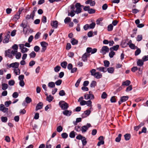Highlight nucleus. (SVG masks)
I'll list each match as a JSON object with an SVG mask.
<instances>
[{
  "label": "nucleus",
  "mask_w": 148,
  "mask_h": 148,
  "mask_svg": "<svg viewBox=\"0 0 148 148\" xmlns=\"http://www.w3.org/2000/svg\"><path fill=\"white\" fill-rule=\"evenodd\" d=\"M15 55V54L13 53V51L10 49L6 50L5 52V56L11 59H13V56H14Z\"/></svg>",
  "instance_id": "nucleus-1"
},
{
  "label": "nucleus",
  "mask_w": 148,
  "mask_h": 148,
  "mask_svg": "<svg viewBox=\"0 0 148 148\" xmlns=\"http://www.w3.org/2000/svg\"><path fill=\"white\" fill-rule=\"evenodd\" d=\"M59 105L62 110H66L69 107L68 103L63 101H60L59 102Z\"/></svg>",
  "instance_id": "nucleus-2"
},
{
  "label": "nucleus",
  "mask_w": 148,
  "mask_h": 148,
  "mask_svg": "<svg viewBox=\"0 0 148 148\" xmlns=\"http://www.w3.org/2000/svg\"><path fill=\"white\" fill-rule=\"evenodd\" d=\"M91 127V125L90 123H87L86 125L82 126L81 127V131L82 133H84L86 132L88 128Z\"/></svg>",
  "instance_id": "nucleus-3"
},
{
  "label": "nucleus",
  "mask_w": 148,
  "mask_h": 148,
  "mask_svg": "<svg viewBox=\"0 0 148 148\" xmlns=\"http://www.w3.org/2000/svg\"><path fill=\"white\" fill-rule=\"evenodd\" d=\"M40 45L42 47L41 52H44L46 49L47 47L48 44L45 42H40Z\"/></svg>",
  "instance_id": "nucleus-4"
},
{
  "label": "nucleus",
  "mask_w": 148,
  "mask_h": 148,
  "mask_svg": "<svg viewBox=\"0 0 148 148\" xmlns=\"http://www.w3.org/2000/svg\"><path fill=\"white\" fill-rule=\"evenodd\" d=\"M75 7L76 9L75 11V13L77 14H78L81 12L82 9L81 8V5L79 3H76L75 5Z\"/></svg>",
  "instance_id": "nucleus-5"
},
{
  "label": "nucleus",
  "mask_w": 148,
  "mask_h": 148,
  "mask_svg": "<svg viewBox=\"0 0 148 148\" xmlns=\"http://www.w3.org/2000/svg\"><path fill=\"white\" fill-rule=\"evenodd\" d=\"M19 65V63L16 62L10 64L8 67L9 68L12 67L14 68V69H16L18 68Z\"/></svg>",
  "instance_id": "nucleus-6"
},
{
  "label": "nucleus",
  "mask_w": 148,
  "mask_h": 148,
  "mask_svg": "<svg viewBox=\"0 0 148 148\" xmlns=\"http://www.w3.org/2000/svg\"><path fill=\"white\" fill-rule=\"evenodd\" d=\"M109 51V48L107 46H103L101 49L100 52L103 55L105 54L106 53Z\"/></svg>",
  "instance_id": "nucleus-7"
},
{
  "label": "nucleus",
  "mask_w": 148,
  "mask_h": 148,
  "mask_svg": "<svg viewBox=\"0 0 148 148\" xmlns=\"http://www.w3.org/2000/svg\"><path fill=\"white\" fill-rule=\"evenodd\" d=\"M128 96H123L121 97L120 100L119 101V104L120 105L122 103L127 100L128 99Z\"/></svg>",
  "instance_id": "nucleus-8"
},
{
  "label": "nucleus",
  "mask_w": 148,
  "mask_h": 148,
  "mask_svg": "<svg viewBox=\"0 0 148 148\" xmlns=\"http://www.w3.org/2000/svg\"><path fill=\"white\" fill-rule=\"evenodd\" d=\"M8 108L4 107L3 104L0 105V110L2 111L4 113H7L8 111Z\"/></svg>",
  "instance_id": "nucleus-9"
},
{
  "label": "nucleus",
  "mask_w": 148,
  "mask_h": 148,
  "mask_svg": "<svg viewBox=\"0 0 148 148\" xmlns=\"http://www.w3.org/2000/svg\"><path fill=\"white\" fill-rule=\"evenodd\" d=\"M51 25L53 27L56 29L58 26V22L56 21H52L51 22Z\"/></svg>",
  "instance_id": "nucleus-10"
},
{
  "label": "nucleus",
  "mask_w": 148,
  "mask_h": 148,
  "mask_svg": "<svg viewBox=\"0 0 148 148\" xmlns=\"http://www.w3.org/2000/svg\"><path fill=\"white\" fill-rule=\"evenodd\" d=\"M90 56V54L88 53H86L84 54L82 57V60L84 62H86L87 61V57Z\"/></svg>",
  "instance_id": "nucleus-11"
},
{
  "label": "nucleus",
  "mask_w": 148,
  "mask_h": 148,
  "mask_svg": "<svg viewBox=\"0 0 148 148\" xmlns=\"http://www.w3.org/2000/svg\"><path fill=\"white\" fill-rule=\"evenodd\" d=\"M85 4H89L90 6H93L95 5V3L94 1H92V0H88L85 2Z\"/></svg>",
  "instance_id": "nucleus-12"
},
{
  "label": "nucleus",
  "mask_w": 148,
  "mask_h": 148,
  "mask_svg": "<svg viewBox=\"0 0 148 148\" xmlns=\"http://www.w3.org/2000/svg\"><path fill=\"white\" fill-rule=\"evenodd\" d=\"M91 111L90 110H87L84 112V113L82 114V116L83 118L86 117L88 116L90 113Z\"/></svg>",
  "instance_id": "nucleus-13"
},
{
  "label": "nucleus",
  "mask_w": 148,
  "mask_h": 148,
  "mask_svg": "<svg viewBox=\"0 0 148 148\" xmlns=\"http://www.w3.org/2000/svg\"><path fill=\"white\" fill-rule=\"evenodd\" d=\"M62 112L64 115L67 116H70L72 113L71 111L67 110H65L64 111Z\"/></svg>",
  "instance_id": "nucleus-14"
},
{
  "label": "nucleus",
  "mask_w": 148,
  "mask_h": 148,
  "mask_svg": "<svg viewBox=\"0 0 148 148\" xmlns=\"http://www.w3.org/2000/svg\"><path fill=\"white\" fill-rule=\"evenodd\" d=\"M12 48L13 50H12L13 51V53L15 54L18 51V47L17 45L16 44H14L12 46Z\"/></svg>",
  "instance_id": "nucleus-15"
},
{
  "label": "nucleus",
  "mask_w": 148,
  "mask_h": 148,
  "mask_svg": "<svg viewBox=\"0 0 148 148\" xmlns=\"http://www.w3.org/2000/svg\"><path fill=\"white\" fill-rule=\"evenodd\" d=\"M43 106V103L41 102H40L38 103L36 107V110L37 111L38 110L42 109Z\"/></svg>",
  "instance_id": "nucleus-16"
},
{
  "label": "nucleus",
  "mask_w": 148,
  "mask_h": 148,
  "mask_svg": "<svg viewBox=\"0 0 148 148\" xmlns=\"http://www.w3.org/2000/svg\"><path fill=\"white\" fill-rule=\"evenodd\" d=\"M10 36L9 35H7L5 36L4 39L3 41V42L4 43H8L9 41Z\"/></svg>",
  "instance_id": "nucleus-17"
},
{
  "label": "nucleus",
  "mask_w": 148,
  "mask_h": 148,
  "mask_svg": "<svg viewBox=\"0 0 148 148\" xmlns=\"http://www.w3.org/2000/svg\"><path fill=\"white\" fill-rule=\"evenodd\" d=\"M95 78L97 79H99L102 77V75L99 72H96L95 75L94 76Z\"/></svg>",
  "instance_id": "nucleus-18"
},
{
  "label": "nucleus",
  "mask_w": 148,
  "mask_h": 148,
  "mask_svg": "<svg viewBox=\"0 0 148 148\" xmlns=\"http://www.w3.org/2000/svg\"><path fill=\"white\" fill-rule=\"evenodd\" d=\"M97 70H99L100 71H102L103 72H106L107 71V69L103 67H100L96 68Z\"/></svg>",
  "instance_id": "nucleus-19"
},
{
  "label": "nucleus",
  "mask_w": 148,
  "mask_h": 148,
  "mask_svg": "<svg viewBox=\"0 0 148 148\" xmlns=\"http://www.w3.org/2000/svg\"><path fill=\"white\" fill-rule=\"evenodd\" d=\"M144 60L139 59L137 61V65L140 66H142L144 64Z\"/></svg>",
  "instance_id": "nucleus-20"
},
{
  "label": "nucleus",
  "mask_w": 148,
  "mask_h": 148,
  "mask_svg": "<svg viewBox=\"0 0 148 148\" xmlns=\"http://www.w3.org/2000/svg\"><path fill=\"white\" fill-rule=\"evenodd\" d=\"M14 72L16 75H19L20 74V70L18 68L13 69Z\"/></svg>",
  "instance_id": "nucleus-21"
},
{
  "label": "nucleus",
  "mask_w": 148,
  "mask_h": 148,
  "mask_svg": "<svg viewBox=\"0 0 148 148\" xmlns=\"http://www.w3.org/2000/svg\"><path fill=\"white\" fill-rule=\"evenodd\" d=\"M119 47V45H116L115 46H114L112 47H110V50H114L117 51Z\"/></svg>",
  "instance_id": "nucleus-22"
},
{
  "label": "nucleus",
  "mask_w": 148,
  "mask_h": 148,
  "mask_svg": "<svg viewBox=\"0 0 148 148\" xmlns=\"http://www.w3.org/2000/svg\"><path fill=\"white\" fill-rule=\"evenodd\" d=\"M53 98L51 95H49V96H47L46 98V100L48 101L49 102H50L53 100Z\"/></svg>",
  "instance_id": "nucleus-23"
},
{
  "label": "nucleus",
  "mask_w": 148,
  "mask_h": 148,
  "mask_svg": "<svg viewBox=\"0 0 148 148\" xmlns=\"http://www.w3.org/2000/svg\"><path fill=\"white\" fill-rule=\"evenodd\" d=\"M21 14V12H19V13H18L16 14L14 16L13 19L15 21H17V20L19 19L20 18V14Z\"/></svg>",
  "instance_id": "nucleus-24"
},
{
  "label": "nucleus",
  "mask_w": 148,
  "mask_h": 148,
  "mask_svg": "<svg viewBox=\"0 0 148 148\" xmlns=\"http://www.w3.org/2000/svg\"><path fill=\"white\" fill-rule=\"evenodd\" d=\"M67 64V63L66 61H64L61 63V66L64 69H66Z\"/></svg>",
  "instance_id": "nucleus-25"
},
{
  "label": "nucleus",
  "mask_w": 148,
  "mask_h": 148,
  "mask_svg": "<svg viewBox=\"0 0 148 148\" xmlns=\"http://www.w3.org/2000/svg\"><path fill=\"white\" fill-rule=\"evenodd\" d=\"M124 136L125 140H128L130 138L131 135L129 134H126L124 135Z\"/></svg>",
  "instance_id": "nucleus-26"
},
{
  "label": "nucleus",
  "mask_w": 148,
  "mask_h": 148,
  "mask_svg": "<svg viewBox=\"0 0 148 148\" xmlns=\"http://www.w3.org/2000/svg\"><path fill=\"white\" fill-rule=\"evenodd\" d=\"M55 84L54 82H51L49 83L48 86L50 88H53L55 87Z\"/></svg>",
  "instance_id": "nucleus-27"
},
{
  "label": "nucleus",
  "mask_w": 148,
  "mask_h": 148,
  "mask_svg": "<svg viewBox=\"0 0 148 148\" xmlns=\"http://www.w3.org/2000/svg\"><path fill=\"white\" fill-rule=\"evenodd\" d=\"M108 71V73H112L114 71V69L113 67H110L107 69V71Z\"/></svg>",
  "instance_id": "nucleus-28"
},
{
  "label": "nucleus",
  "mask_w": 148,
  "mask_h": 148,
  "mask_svg": "<svg viewBox=\"0 0 148 148\" xmlns=\"http://www.w3.org/2000/svg\"><path fill=\"white\" fill-rule=\"evenodd\" d=\"M130 82L129 80H127L122 83V85L123 86H129L130 84Z\"/></svg>",
  "instance_id": "nucleus-29"
},
{
  "label": "nucleus",
  "mask_w": 148,
  "mask_h": 148,
  "mask_svg": "<svg viewBox=\"0 0 148 148\" xmlns=\"http://www.w3.org/2000/svg\"><path fill=\"white\" fill-rule=\"evenodd\" d=\"M15 56V58L16 59H19L21 57V54L20 52H18L17 51V52L16 53Z\"/></svg>",
  "instance_id": "nucleus-30"
},
{
  "label": "nucleus",
  "mask_w": 148,
  "mask_h": 148,
  "mask_svg": "<svg viewBox=\"0 0 148 148\" xmlns=\"http://www.w3.org/2000/svg\"><path fill=\"white\" fill-rule=\"evenodd\" d=\"M75 12L74 10H72L70 12H69L68 13V16H70L71 17H72L75 15Z\"/></svg>",
  "instance_id": "nucleus-31"
},
{
  "label": "nucleus",
  "mask_w": 148,
  "mask_h": 148,
  "mask_svg": "<svg viewBox=\"0 0 148 148\" xmlns=\"http://www.w3.org/2000/svg\"><path fill=\"white\" fill-rule=\"evenodd\" d=\"M121 136L122 135L121 134H119L118 136L115 139V141L117 142H119L121 140Z\"/></svg>",
  "instance_id": "nucleus-32"
},
{
  "label": "nucleus",
  "mask_w": 148,
  "mask_h": 148,
  "mask_svg": "<svg viewBox=\"0 0 148 148\" xmlns=\"http://www.w3.org/2000/svg\"><path fill=\"white\" fill-rule=\"evenodd\" d=\"M2 89L3 90H6L8 88V85L7 84L3 83L2 84Z\"/></svg>",
  "instance_id": "nucleus-33"
},
{
  "label": "nucleus",
  "mask_w": 148,
  "mask_h": 148,
  "mask_svg": "<svg viewBox=\"0 0 148 148\" xmlns=\"http://www.w3.org/2000/svg\"><path fill=\"white\" fill-rule=\"evenodd\" d=\"M75 133L74 131H72L69 134V137L71 138H74L75 136Z\"/></svg>",
  "instance_id": "nucleus-34"
},
{
  "label": "nucleus",
  "mask_w": 148,
  "mask_h": 148,
  "mask_svg": "<svg viewBox=\"0 0 148 148\" xmlns=\"http://www.w3.org/2000/svg\"><path fill=\"white\" fill-rule=\"evenodd\" d=\"M72 45H76L78 43V41L76 40L74 38H73L72 39V40L71 42Z\"/></svg>",
  "instance_id": "nucleus-35"
},
{
  "label": "nucleus",
  "mask_w": 148,
  "mask_h": 148,
  "mask_svg": "<svg viewBox=\"0 0 148 148\" xmlns=\"http://www.w3.org/2000/svg\"><path fill=\"white\" fill-rule=\"evenodd\" d=\"M97 85V82L95 81H93L92 82L90 85L91 87H94Z\"/></svg>",
  "instance_id": "nucleus-36"
},
{
  "label": "nucleus",
  "mask_w": 148,
  "mask_h": 148,
  "mask_svg": "<svg viewBox=\"0 0 148 148\" xmlns=\"http://www.w3.org/2000/svg\"><path fill=\"white\" fill-rule=\"evenodd\" d=\"M34 17H32V13H31L30 15H27L25 17L26 19L27 20H28L30 19L31 18H32L33 20L34 19Z\"/></svg>",
  "instance_id": "nucleus-37"
},
{
  "label": "nucleus",
  "mask_w": 148,
  "mask_h": 148,
  "mask_svg": "<svg viewBox=\"0 0 148 148\" xmlns=\"http://www.w3.org/2000/svg\"><path fill=\"white\" fill-rule=\"evenodd\" d=\"M25 100L26 102L27 103H29L32 101L31 99L29 97H27L26 98Z\"/></svg>",
  "instance_id": "nucleus-38"
},
{
  "label": "nucleus",
  "mask_w": 148,
  "mask_h": 148,
  "mask_svg": "<svg viewBox=\"0 0 148 148\" xmlns=\"http://www.w3.org/2000/svg\"><path fill=\"white\" fill-rule=\"evenodd\" d=\"M113 26L112 24H110L108 26V31H112L113 29Z\"/></svg>",
  "instance_id": "nucleus-39"
},
{
  "label": "nucleus",
  "mask_w": 148,
  "mask_h": 148,
  "mask_svg": "<svg viewBox=\"0 0 148 148\" xmlns=\"http://www.w3.org/2000/svg\"><path fill=\"white\" fill-rule=\"evenodd\" d=\"M30 58H35L36 56V53L34 51H32L29 54Z\"/></svg>",
  "instance_id": "nucleus-40"
},
{
  "label": "nucleus",
  "mask_w": 148,
  "mask_h": 148,
  "mask_svg": "<svg viewBox=\"0 0 148 148\" xmlns=\"http://www.w3.org/2000/svg\"><path fill=\"white\" fill-rule=\"evenodd\" d=\"M92 102L90 100L86 101V104L88 106L91 107L92 106Z\"/></svg>",
  "instance_id": "nucleus-41"
},
{
  "label": "nucleus",
  "mask_w": 148,
  "mask_h": 148,
  "mask_svg": "<svg viewBox=\"0 0 148 148\" xmlns=\"http://www.w3.org/2000/svg\"><path fill=\"white\" fill-rule=\"evenodd\" d=\"M111 52L109 53V56L110 58H112L113 56L115 55V53L112 50H110Z\"/></svg>",
  "instance_id": "nucleus-42"
},
{
  "label": "nucleus",
  "mask_w": 148,
  "mask_h": 148,
  "mask_svg": "<svg viewBox=\"0 0 148 148\" xmlns=\"http://www.w3.org/2000/svg\"><path fill=\"white\" fill-rule=\"evenodd\" d=\"M82 143L83 145H85L87 143L86 139L85 137H84L82 140Z\"/></svg>",
  "instance_id": "nucleus-43"
},
{
  "label": "nucleus",
  "mask_w": 148,
  "mask_h": 148,
  "mask_svg": "<svg viewBox=\"0 0 148 148\" xmlns=\"http://www.w3.org/2000/svg\"><path fill=\"white\" fill-rule=\"evenodd\" d=\"M104 66L106 67L109 66L110 65V62L107 60H105L104 61Z\"/></svg>",
  "instance_id": "nucleus-44"
},
{
  "label": "nucleus",
  "mask_w": 148,
  "mask_h": 148,
  "mask_svg": "<svg viewBox=\"0 0 148 148\" xmlns=\"http://www.w3.org/2000/svg\"><path fill=\"white\" fill-rule=\"evenodd\" d=\"M61 69V67L59 66H57L54 69V71L56 72H58L60 71Z\"/></svg>",
  "instance_id": "nucleus-45"
},
{
  "label": "nucleus",
  "mask_w": 148,
  "mask_h": 148,
  "mask_svg": "<svg viewBox=\"0 0 148 148\" xmlns=\"http://www.w3.org/2000/svg\"><path fill=\"white\" fill-rule=\"evenodd\" d=\"M107 97V95L105 92H103L101 96V98L103 99H105Z\"/></svg>",
  "instance_id": "nucleus-46"
},
{
  "label": "nucleus",
  "mask_w": 148,
  "mask_h": 148,
  "mask_svg": "<svg viewBox=\"0 0 148 148\" xmlns=\"http://www.w3.org/2000/svg\"><path fill=\"white\" fill-rule=\"evenodd\" d=\"M96 70L95 69H92L90 71V72L91 73V75L92 76H94L95 75L96 73Z\"/></svg>",
  "instance_id": "nucleus-47"
},
{
  "label": "nucleus",
  "mask_w": 148,
  "mask_h": 148,
  "mask_svg": "<svg viewBox=\"0 0 148 148\" xmlns=\"http://www.w3.org/2000/svg\"><path fill=\"white\" fill-rule=\"evenodd\" d=\"M75 130L77 132H80L81 130V128L78 125L75 127Z\"/></svg>",
  "instance_id": "nucleus-48"
},
{
  "label": "nucleus",
  "mask_w": 148,
  "mask_h": 148,
  "mask_svg": "<svg viewBox=\"0 0 148 148\" xmlns=\"http://www.w3.org/2000/svg\"><path fill=\"white\" fill-rule=\"evenodd\" d=\"M1 121L3 122H6L8 120V118L6 117L2 116L1 118Z\"/></svg>",
  "instance_id": "nucleus-49"
},
{
  "label": "nucleus",
  "mask_w": 148,
  "mask_h": 148,
  "mask_svg": "<svg viewBox=\"0 0 148 148\" xmlns=\"http://www.w3.org/2000/svg\"><path fill=\"white\" fill-rule=\"evenodd\" d=\"M95 12V10L90 8L88 11V13L90 14L94 13Z\"/></svg>",
  "instance_id": "nucleus-50"
},
{
  "label": "nucleus",
  "mask_w": 148,
  "mask_h": 148,
  "mask_svg": "<svg viewBox=\"0 0 148 148\" xmlns=\"http://www.w3.org/2000/svg\"><path fill=\"white\" fill-rule=\"evenodd\" d=\"M71 18L69 17H66L64 20V23H67L71 21Z\"/></svg>",
  "instance_id": "nucleus-51"
},
{
  "label": "nucleus",
  "mask_w": 148,
  "mask_h": 148,
  "mask_svg": "<svg viewBox=\"0 0 148 148\" xmlns=\"http://www.w3.org/2000/svg\"><path fill=\"white\" fill-rule=\"evenodd\" d=\"M95 25V23L94 22H93L89 25V28L90 29H93L94 28Z\"/></svg>",
  "instance_id": "nucleus-52"
},
{
  "label": "nucleus",
  "mask_w": 148,
  "mask_h": 148,
  "mask_svg": "<svg viewBox=\"0 0 148 148\" xmlns=\"http://www.w3.org/2000/svg\"><path fill=\"white\" fill-rule=\"evenodd\" d=\"M41 34V33L40 32H37L34 36L35 39L36 40L38 39L40 37Z\"/></svg>",
  "instance_id": "nucleus-53"
},
{
  "label": "nucleus",
  "mask_w": 148,
  "mask_h": 148,
  "mask_svg": "<svg viewBox=\"0 0 148 148\" xmlns=\"http://www.w3.org/2000/svg\"><path fill=\"white\" fill-rule=\"evenodd\" d=\"M81 78H80L77 81L75 84V86L76 87H77L79 86V84L81 82Z\"/></svg>",
  "instance_id": "nucleus-54"
},
{
  "label": "nucleus",
  "mask_w": 148,
  "mask_h": 148,
  "mask_svg": "<svg viewBox=\"0 0 148 148\" xmlns=\"http://www.w3.org/2000/svg\"><path fill=\"white\" fill-rule=\"evenodd\" d=\"M21 26L22 27L23 29H24L27 26V23L25 22H24V21H23L21 25Z\"/></svg>",
  "instance_id": "nucleus-55"
},
{
  "label": "nucleus",
  "mask_w": 148,
  "mask_h": 148,
  "mask_svg": "<svg viewBox=\"0 0 148 148\" xmlns=\"http://www.w3.org/2000/svg\"><path fill=\"white\" fill-rule=\"evenodd\" d=\"M12 103L11 101H6L5 102V105L6 107H8L10 104Z\"/></svg>",
  "instance_id": "nucleus-56"
},
{
  "label": "nucleus",
  "mask_w": 148,
  "mask_h": 148,
  "mask_svg": "<svg viewBox=\"0 0 148 148\" xmlns=\"http://www.w3.org/2000/svg\"><path fill=\"white\" fill-rule=\"evenodd\" d=\"M29 49L26 48V47H24L22 49H21V52L22 53H24L25 52H27Z\"/></svg>",
  "instance_id": "nucleus-57"
},
{
  "label": "nucleus",
  "mask_w": 148,
  "mask_h": 148,
  "mask_svg": "<svg viewBox=\"0 0 148 148\" xmlns=\"http://www.w3.org/2000/svg\"><path fill=\"white\" fill-rule=\"evenodd\" d=\"M62 130H63V128L61 126H58L57 127V129H56V130H57V131L59 132H61L62 131Z\"/></svg>",
  "instance_id": "nucleus-58"
},
{
  "label": "nucleus",
  "mask_w": 148,
  "mask_h": 148,
  "mask_svg": "<svg viewBox=\"0 0 148 148\" xmlns=\"http://www.w3.org/2000/svg\"><path fill=\"white\" fill-rule=\"evenodd\" d=\"M62 137L63 138H66L68 136L67 134L66 133H63L61 134Z\"/></svg>",
  "instance_id": "nucleus-59"
},
{
  "label": "nucleus",
  "mask_w": 148,
  "mask_h": 148,
  "mask_svg": "<svg viewBox=\"0 0 148 148\" xmlns=\"http://www.w3.org/2000/svg\"><path fill=\"white\" fill-rule=\"evenodd\" d=\"M15 84L14 81L13 80H11L8 82V84L10 86H13Z\"/></svg>",
  "instance_id": "nucleus-60"
},
{
  "label": "nucleus",
  "mask_w": 148,
  "mask_h": 148,
  "mask_svg": "<svg viewBox=\"0 0 148 148\" xmlns=\"http://www.w3.org/2000/svg\"><path fill=\"white\" fill-rule=\"evenodd\" d=\"M59 95L60 96H62L65 95V93L64 91L62 90L60 91L59 92Z\"/></svg>",
  "instance_id": "nucleus-61"
},
{
  "label": "nucleus",
  "mask_w": 148,
  "mask_h": 148,
  "mask_svg": "<svg viewBox=\"0 0 148 148\" xmlns=\"http://www.w3.org/2000/svg\"><path fill=\"white\" fill-rule=\"evenodd\" d=\"M84 137V136H82L81 135L79 134L76 136V138L79 140H82Z\"/></svg>",
  "instance_id": "nucleus-62"
},
{
  "label": "nucleus",
  "mask_w": 148,
  "mask_h": 148,
  "mask_svg": "<svg viewBox=\"0 0 148 148\" xmlns=\"http://www.w3.org/2000/svg\"><path fill=\"white\" fill-rule=\"evenodd\" d=\"M40 49L39 47L38 46H36L34 47V51L36 52H38Z\"/></svg>",
  "instance_id": "nucleus-63"
},
{
  "label": "nucleus",
  "mask_w": 148,
  "mask_h": 148,
  "mask_svg": "<svg viewBox=\"0 0 148 148\" xmlns=\"http://www.w3.org/2000/svg\"><path fill=\"white\" fill-rule=\"evenodd\" d=\"M12 96L14 98H16L18 97V94L17 92H15L13 94Z\"/></svg>",
  "instance_id": "nucleus-64"
}]
</instances>
